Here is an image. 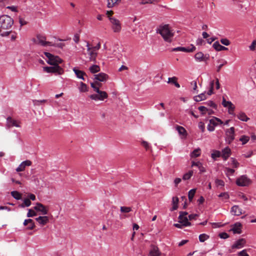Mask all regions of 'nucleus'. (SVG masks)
Masks as SVG:
<instances>
[{
    "instance_id": "c85d7f7f",
    "label": "nucleus",
    "mask_w": 256,
    "mask_h": 256,
    "mask_svg": "<svg viewBox=\"0 0 256 256\" xmlns=\"http://www.w3.org/2000/svg\"><path fill=\"white\" fill-rule=\"evenodd\" d=\"M237 117L238 119L244 122H247L250 119L244 112H240L238 114Z\"/></svg>"
},
{
    "instance_id": "4be33fe9",
    "label": "nucleus",
    "mask_w": 256,
    "mask_h": 256,
    "mask_svg": "<svg viewBox=\"0 0 256 256\" xmlns=\"http://www.w3.org/2000/svg\"><path fill=\"white\" fill-rule=\"evenodd\" d=\"M73 71L75 73L77 78L84 80V76H86V74L83 71L78 70L76 69V68H73Z\"/></svg>"
},
{
    "instance_id": "09e8293b",
    "label": "nucleus",
    "mask_w": 256,
    "mask_h": 256,
    "mask_svg": "<svg viewBox=\"0 0 256 256\" xmlns=\"http://www.w3.org/2000/svg\"><path fill=\"white\" fill-rule=\"evenodd\" d=\"M214 80H212L210 82V89L208 92L207 94L209 96H210L213 94V89H214Z\"/></svg>"
},
{
    "instance_id": "79ce46f5",
    "label": "nucleus",
    "mask_w": 256,
    "mask_h": 256,
    "mask_svg": "<svg viewBox=\"0 0 256 256\" xmlns=\"http://www.w3.org/2000/svg\"><path fill=\"white\" fill-rule=\"evenodd\" d=\"M210 236L206 234H200L199 236V240L200 242H204L206 240H207L208 238H209Z\"/></svg>"
},
{
    "instance_id": "393cba45",
    "label": "nucleus",
    "mask_w": 256,
    "mask_h": 256,
    "mask_svg": "<svg viewBox=\"0 0 256 256\" xmlns=\"http://www.w3.org/2000/svg\"><path fill=\"white\" fill-rule=\"evenodd\" d=\"M160 252L158 248L156 246H152V249L150 250L148 256H160Z\"/></svg>"
},
{
    "instance_id": "4c0bfd02",
    "label": "nucleus",
    "mask_w": 256,
    "mask_h": 256,
    "mask_svg": "<svg viewBox=\"0 0 256 256\" xmlns=\"http://www.w3.org/2000/svg\"><path fill=\"white\" fill-rule=\"evenodd\" d=\"M141 144L145 148L146 150H150L151 152H152L151 146H150V144L148 142L145 140H142L141 142Z\"/></svg>"
},
{
    "instance_id": "2f4dec72",
    "label": "nucleus",
    "mask_w": 256,
    "mask_h": 256,
    "mask_svg": "<svg viewBox=\"0 0 256 256\" xmlns=\"http://www.w3.org/2000/svg\"><path fill=\"white\" fill-rule=\"evenodd\" d=\"M200 148H198L193 150V152L190 154V156L192 158H196L200 156Z\"/></svg>"
},
{
    "instance_id": "0eeeda50",
    "label": "nucleus",
    "mask_w": 256,
    "mask_h": 256,
    "mask_svg": "<svg viewBox=\"0 0 256 256\" xmlns=\"http://www.w3.org/2000/svg\"><path fill=\"white\" fill-rule=\"evenodd\" d=\"M110 20L112 24V29L114 32H119L122 28L120 22L114 18H110Z\"/></svg>"
},
{
    "instance_id": "680f3d73",
    "label": "nucleus",
    "mask_w": 256,
    "mask_h": 256,
    "mask_svg": "<svg viewBox=\"0 0 256 256\" xmlns=\"http://www.w3.org/2000/svg\"><path fill=\"white\" fill-rule=\"evenodd\" d=\"M90 97L91 99L95 100H100L99 95L98 94H92Z\"/></svg>"
},
{
    "instance_id": "a878e982",
    "label": "nucleus",
    "mask_w": 256,
    "mask_h": 256,
    "mask_svg": "<svg viewBox=\"0 0 256 256\" xmlns=\"http://www.w3.org/2000/svg\"><path fill=\"white\" fill-rule=\"evenodd\" d=\"M28 223H31V224H30L28 226V228H27L28 229V230H33L35 227L34 222L33 221V220L32 219H30V218L24 220V225L25 226H28Z\"/></svg>"
},
{
    "instance_id": "864d4df0",
    "label": "nucleus",
    "mask_w": 256,
    "mask_h": 256,
    "mask_svg": "<svg viewBox=\"0 0 256 256\" xmlns=\"http://www.w3.org/2000/svg\"><path fill=\"white\" fill-rule=\"evenodd\" d=\"M205 104L208 106L212 107V108H216V105L213 101L209 100V101L205 102Z\"/></svg>"
},
{
    "instance_id": "bb28decb",
    "label": "nucleus",
    "mask_w": 256,
    "mask_h": 256,
    "mask_svg": "<svg viewBox=\"0 0 256 256\" xmlns=\"http://www.w3.org/2000/svg\"><path fill=\"white\" fill-rule=\"evenodd\" d=\"M107 0V6L108 8H112L116 5L118 4L121 1V0Z\"/></svg>"
},
{
    "instance_id": "49530a36",
    "label": "nucleus",
    "mask_w": 256,
    "mask_h": 256,
    "mask_svg": "<svg viewBox=\"0 0 256 256\" xmlns=\"http://www.w3.org/2000/svg\"><path fill=\"white\" fill-rule=\"evenodd\" d=\"M160 0H142L140 4H154L158 2Z\"/></svg>"
},
{
    "instance_id": "37998d69",
    "label": "nucleus",
    "mask_w": 256,
    "mask_h": 256,
    "mask_svg": "<svg viewBox=\"0 0 256 256\" xmlns=\"http://www.w3.org/2000/svg\"><path fill=\"white\" fill-rule=\"evenodd\" d=\"M79 90L81 92H86L88 90L86 84H84L82 82H80V86L79 87Z\"/></svg>"
},
{
    "instance_id": "9d476101",
    "label": "nucleus",
    "mask_w": 256,
    "mask_h": 256,
    "mask_svg": "<svg viewBox=\"0 0 256 256\" xmlns=\"http://www.w3.org/2000/svg\"><path fill=\"white\" fill-rule=\"evenodd\" d=\"M190 48H184V47H176L173 48L172 50V52H192L196 50V47L192 44H190Z\"/></svg>"
},
{
    "instance_id": "c03bdc74",
    "label": "nucleus",
    "mask_w": 256,
    "mask_h": 256,
    "mask_svg": "<svg viewBox=\"0 0 256 256\" xmlns=\"http://www.w3.org/2000/svg\"><path fill=\"white\" fill-rule=\"evenodd\" d=\"M222 156L221 152L218 150H215L212 154V158L215 160L216 158Z\"/></svg>"
},
{
    "instance_id": "58836bf2",
    "label": "nucleus",
    "mask_w": 256,
    "mask_h": 256,
    "mask_svg": "<svg viewBox=\"0 0 256 256\" xmlns=\"http://www.w3.org/2000/svg\"><path fill=\"white\" fill-rule=\"evenodd\" d=\"M193 173L194 172L192 170H190L188 172L184 174L182 179L185 180H190L192 176Z\"/></svg>"
},
{
    "instance_id": "f8f14e48",
    "label": "nucleus",
    "mask_w": 256,
    "mask_h": 256,
    "mask_svg": "<svg viewBox=\"0 0 256 256\" xmlns=\"http://www.w3.org/2000/svg\"><path fill=\"white\" fill-rule=\"evenodd\" d=\"M32 162L30 160H26L25 161H24L16 168V171L17 172H22L24 170L26 166H30L32 165Z\"/></svg>"
},
{
    "instance_id": "774afa93",
    "label": "nucleus",
    "mask_w": 256,
    "mask_h": 256,
    "mask_svg": "<svg viewBox=\"0 0 256 256\" xmlns=\"http://www.w3.org/2000/svg\"><path fill=\"white\" fill-rule=\"evenodd\" d=\"M256 46V40H254L252 42L251 45L250 46V50H254L255 48V46Z\"/></svg>"
},
{
    "instance_id": "e2e57ef3",
    "label": "nucleus",
    "mask_w": 256,
    "mask_h": 256,
    "mask_svg": "<svg viewBox=\"0 0 256 256\" xmlns=\"http://www.w3.org/2000/svg\"><path fill=\"white\" fill-rule=\"evenodd\" d=\"M219 236L221 238L226 239L229 237L228 234L226 232H222L219 234Z\"/></svg>"
},
{
    "instance_id": "0e129e2a",
    "label": "nucleus",
    "mask_w": 256,
    "mask_h": 256,
    "mask_svg": "<svg viewBox=\"0 0 256 256\" xmlns=\"http://www.w3.org/2000/svg\"><path fill=\"white\" fill-rule=\"evenodd\" d=\"M230 102H232L230 101H226V100L224 98H223L222 104L224 107L228 106V105H229Z\"/></svg>"
},
{
    "instance_id": "5701e85b",
    "label": "nucleus",
    "mask_w": 256,
    "mask_h": 256,
    "mask_svg": "<svg viewBox=\"0 0 256 256\" xmlns=\"http://www.w3.org/2000/svg\"><path fill=\"white\" fill-rule=\"evenodd\" d=\"M242 210L238 206H234L231 208V212L234 216H240L242 214Z\"/></svg>"
},
{
    "instance_id": "6e6552de",
    "label": "nucleus",
    "mask_w": 256,
    "mask_h": 256,
    "mask_svg": "<svg viewBox=\"0 0 256 256\" xmlns=\"http://www.w3.org/2000/svg\"><path fill=\"white\" fill-rule=\"evenodd\" d=\"M226 141L230 144L234 139V128L231 127L226 132Z\"/></svg>"
},
{
    "instance_id": "69168bd1",
    "label": "nucleus",
    "mask_w": 256,
    "mask_h": 256,
    "mask_svg": "<svg viewBox=\"0 0 256 256\" xmlns=\"http://www.w3.org/2000/svg\"><path fill=\"white\" fill-rule=\"evenodd\" d=\"M18 20L21 26H24L27 24V22L22 18L19 17Z\"/></svg>"
},
{
    "instance_id": "7ed1b4c3",
    "label": "nucleus",
    "mask_w": 256,
    "mask_h": 256,
    "mask_svg": "<svg viewBox=\"0 0 256 256\" xmlns=\"http://www.w3.org/2000/svg\"><path fill=\"white\" fill-rule=\"evenodd\" d=\"M32 40L34 44L43 46H54L52 42L46 41V38L45 36L40 34H38L36 38H34Z\"/></svg>"
},
{
    "instance_id": "4468645a",
    "label": "nucleus",
    "mask_w": 256,
    "mask_h": 256,
    "mask_svg": "<svg viewBox=\"0 0 256 256\" xmlns=\"http://www.w3.org/2000/svg\"><path fill=\"white\" fill-rule=\"evenodd\" d=\"M194 58L198 62H203L206 61L208 59L209 56H204L202 52H198L195 54Z\"/></svg>"
},
{
    "instance_id": "cd10ccee",
    "label": "nucleus",
    "mask_w": 256,
    "mask_h": 256,
    "mask_svg": "<svg viewBox=\"0 0 256 256\" xmlns=\"http://www.w3.org/2000/svg\"><path fill=\"white\" fill-rule=\"evenodd\" d=\"M89 70L92 74H94L100 71V68L99 66L96 64H93L90 67Z\"/></svg>"
},
{
    "instance_id": "423d86ee",
    "label": "nucleus",
    "mask_w": 256,
    "mask_h": 256,
    "mask_svg": "<svg viewBox=\"0 0 256 256\" xmlns=\"http://www.w3.org/2000/svg\"><path fill=\"white\" fill-rule=\"evenodd\" d=\"M44 70L48 73H54L62 74L64 72L63 69L59 66H53L44 67Z\"/></svg>"
},
{
    "instance_id": "e433bc0d",
    "label": "nucleus",
    "mask_w": 256,
    "mask_h": 256,
    "mask_svg": "<svg viewBox=\"0 0 256 256\" xmlns=\"http://www.w3.org/2000/svg\"><path fill=\"white\" fill-rule=\"evenodd\" d=\"M196 188H194V189H192V190H190L189 192H188V200L190 202H192V199H193V198L196 194Z\"/></svg>"
},
{
    "instance_id": "72a5a7b5",
    "label": "nucleus",
    "mask_w": 256,
    "mask_h": 256,
    "mask_svg": "<svg viewBox=\"0 0 256 256\" xmlns=\"http://www.w3.org/2000/svg\"><path fill=\"white\" fill-rule=\"evenodd\" d=\"M11 195L15 199L18 200L22 198V194L17 191H12L11 192Z\"/></svg>"
},
{
    "instance_id": "a18cd8bd",
    "label": "nucleus",
    "mask_w": 256,
    "mask_h": 256,
    "mask_svg": "<svg viewBox=\"0 0 256 256\" xmlns=\"http://www.w3.org/2000/svg\"><path fill=\"white\" fill-rule=\"evenodd\" d=\"M120 210L123 213H128L132 211V208L130 207L121 206Z\"/></svg>"
},
{
    "instance_id": "f3484780",
    "label": "nucleus",
    "mask_w": 256,
    "mask_h": 256,
    "mask_svg": "<svg viewBox=\"0 0 256 256\" xmlns=\"http://www.w3.org/2000/svg\"><path fill=\"white\" fill-rule=\"evenodd\" d=\"M94 76L95 80H96L100 82H105L108 80V76L106 74L103 72H100L98 74H95Z\"/></svg>"
},
{
    "instance_id": "5fc2aeb1",
    "label": "nucleus",
    "mask_w": 256,
    "mask_h": 256,
    "mask_svg": "<svg viewBox=\"0 0 256 256\" xmlns=\"http://www.w3.org/2000/svg\"><path fill=\"white\" fill-rule=\"evenodd\" d=\"M46 102V100H33V103L34 104L35 106H39L40 104H42V103H44Z\"/></svg>"
},
{
    "instance_id": "a19ab883",
    "label": "nucleus",
    "mask_w": 256,
    "mask_h": 256,
    "mask_svg": "<svg viewBox=\"0 0 256 256\" xmlns=\"http://www.w3.org/2000/svg\"><path fill=\"white\" fill-rule=\"evenodd\" d=\"M249 140L250 137L245 135L242 136L240 138V141L242 142V144H244L247 143Z\"/></svg>"
},
{
    "instance_id": "8fccbe9b",
    "label": "nucleus",
    "mask_w": 256,
    "mask_h": 256,
    "mask_svg": "<svg viewBox=\"0 0 256 256\" xmlns=\"http://www.w3.org/2000/svg\"><path fill=\"white\" fill-rule=\"evenodd\" d=\"M198 109L201 112L202 114H205L208 110V108L204 106H200L198 108Z\"/></svg>"
},
{
    "instance_id": "b1692460",
    "label": "nucleus",
    "mask_w": 256,
    "mask_h": 256,
    "mask_svg": "<svg viewBox=\"0 0 256 256\" xmlns=\"http://www.w3.org/2000/svg\"><path fill=\"white\" fill-rule=\"evenodd\" d=\"M213 48L217 51L227 50L228 48L220 45L218 42H216L212 45Z\"/></svg>"
},
{
    "instance_id": "ea45409f",
    "label": "nucleus",
    "mask_w": 256,
    "mask_h": 256,
    "mask_svg": "<svg viewBox=\"0 0 256 256\" xmlns=\"http://www.w3.org/2000/svg\"><path fill=\"white\" fill-rule=\"evenodd\" d=\"M31 202L28 198H25L24 200V202L20 204L21 208H24L25 206L28 207L30 206Z\"/></svg>"
},
{
    "instance_id": "338daca9",
    "label": "nucleus",
    "mask_w": 256,
    "mask_h": 256,
    "mask_svg": "<svg viewBox=\"0 0 256 256\" xmlns=\"http://www.w3.org/2000/svg\"><path fill=\"white\" fill-rule=\"evenodd\" d=\"M196 44L197 45L202 46L204 44V41L202 38H199L196 40Z\"/></svg>"
},
{
    "instance_id": "dca6fc26",
    "label": "nucleus",
    "mask_w": 256,
    "mask_h": 256,
    "mask_svg": "<svg viewBox=\"0 0 256 256\" xmlns=\"http://www.w3.org/2000/svg\"><path fill=\"white\" fill-rule=\"evenodd\" d=\"M221 154L224 160H226L231 154V150L228 147H226L222 150Z\"/></svg>"
},
{
    "instance_id": "13d9d810",
    "label": "nucleus",
    "mask_w": 256,
    "mask_h": 256,
    "mask_svg": "<svg viewBox=\"0 0 256 256\" xmlns=\"http://www.w3.org/2000/svg\"><path fill=\"white\" fill-rule=\"evenodd\" d=\"M220 42L222 44L225 46H228L230 44V42L227 38H222L220 40Z\"/></svg>"
},
{
    "instance_id": "473e14b6",
    "label": "nucleus",
    "mask_w": 256,
    "mask_h": 256,
    "mask_svg": "<svg viewBox=\"0 0 256 256\" xmlns=\"http://www.w3.org/2000/svg\"><path fill=\"white\" fill-rule=\"evenodd\" d=\"M176 80H177V78L175 76H174L172 78H169L168 79V82H172V83L174 84L176 88H180V85L176 82Z\"/></svg>"
},
{
    "instance_id": "1a4fd4ad",
    "label": "nucleus",
    "mask_w": 256,
    "mask_h": 256,
    "mask_svg": "<svg viewBox=\"0 0 256 256\" xmlns=\"http://www.w3.org/2000/svg\"><path fill=\"white\" fill-rule=\"evenodd\" d=\"M87 50L88 52V54L89 56L90 61L96 62V58L97 56V52L90 47L88 43L86 44Z\"/></svg>"
},
{
    "instance_id": "20e7f679",
    "label": "nucleus",
    "mask_w": 256,
    "mask_h": 256,
    "mask_svg": "<svg viewBox=\"0 0 256 256\" xmlns=\"http://www.w3.org/2000/svg\"><path fill=\"white\" fill-rule=\"evenodd\" d=\"M44 54L48 58V63L50 65L58 66V64L62 62V60L58 56H55L48 52H45Z\"/></svg>"
},
{
    "instance_id": "de8ad7c7",
    "label": "nucleus",
    "mask_w": 256,
    "mask_h": 256,
    "mask_svg": "<svg viewBox=\"0 0 256 256\" xmlns=\"http://www.w3.org/2000/svg\"><path fill=\"white\" fill-rule=\"evenodd\" d=\"M232 162V165L234 168H237L238 167L240 164L238 161L234 158H230Z\"/></svg>"
},
{
    "instance_id": "6ab92c4d",
    "label": "nucleus",
    "mask_w": 256,
    "mask_h": 256,
    "mask_svg": "<svg viewBox=\"0 0 256 256\" xmlns=\"http://www.w3.org/2000/svg\"><path fill=\"white\" fill-rule=\"evenodd\" d=\"M36 220L42 226L46 224L49 222V218L47 216H40L36 218Z\"/></svg>"
},
{
    "instance_id": "39448f33",
    "label": "nucleus",
    "mask_w": 256,
    "mask_h": 256,
    "mask_svg": "<svg viewBox=\"0 0 256 256\" xmlns=\"http://www.w3.org/2000/svg\"><path fill=\"white\" fill-rule=\"evenodd\" d=\"M236 184L240 186H248L252 183V180L246 175H242L237 178Z\"/></svg>"
},
{
    "instance_id": "4d7b16f0",
    "label": "nucleus",
    "mask_w": 256,
    "mask_h": 256,
    "mask_svg": "<svg viewBox=\"0 0 256 256\" xmlns=\"http://www.w3.org/2000/svg\"><path fill=\"white\" fill-rule=\"evenodd\" d=\"M218 197L227 200L229 198V195L227 192H222L218 195Z\"/></svg>"
},
{
    "instance_id": "7c9ffc66",
    "label": "nucleus",
    "mask_w": 256,
    "mask_h": 256,
    "mask_svg": "<svg viewBox=\"0 0 256 256\" xmlns=\"http://www.w3.org/2000/svg\"><path fill=\"white\" fill-rule=\"evenodd\" d=\"M218 122H220V124H222V122L220 119L215 117H214L212 118L210 120V123L211 124L214 126L218 125Z\"/></svg>"
},
{
    "instance_id": "052dcab7",
    "label": "nucleus",
    "mask_w": 256,
    "mask_h": 256,
    "mask_svg": "<svg viewBox=\"0 0 256 256\" xmlns=\"http://www.w3.org/2000/svg\"><path fill=\"white\" fill-rule=\"evenodd\" d=\"M246 250H244L240 252L238 254V256H250L246 252Z\"/></svg>"
},
{
    "instance_id": "f704fd0d",
    "label": "nucleus",
    "mask_w": 256,
    "mask_h": 256,
    "mask_svg": "<svg viewBox=\"0 0 256 256\" xmlns=\"http://www.w3.org/2000/svg\"><path fill=\"white\" fill-rule=\"evenodd\" d=\"M98 94L99 95L100 100H103L104 99L108 98V94L104 91L100 90Z\"/></svg>"
},
{
    "instance_id": "bf43d9fd",
    "label": "nucleus",
    "mask_w": 256,
    "mask_h": 256,
    "mask_svg": "<svg viewBox=\"0 0 256 256\" xmlns=\"http://www.w3.org/2000/svg\"><path fill=\"white\" fill-rule=\"evenodd\" d=\"M226 174L232 175L234 174V173L235 172L234 170L232 168H226Z\"/></svg>"
},
{
    "instance_id": "9b49d317",
    "label": "nucleus",
    "mask_w": 256,
    "mask_h": 256,
    "mask_svg": "<svg viewBox=\"0 0 256 256\" xmlns=\"http://www.w3.org/2000/svg\"><path fill=\"white\" fill-rule=\"evenodd\" d=\"M34 208L36 211L40 212L41 214L42 215L47 214H48V210L41 203L37 202Z\"/></svg>"
},
{
    "instance_id": "c756f323",
    "label": "nucleus",
    "mask_w": 256,
    "mask_h": 256,
    "mask_svg": "<svg viewBox=\"0 0 256 256\" xmlns=\"http://www.w3.org/2000/svg\"><path fill=\"white\" fill-rule=\"evenodd\" d=\"M206 98V96L205 93L200 94L199 95L195 96L194 97V100L196 102H200V101L204 100Z\"/></svg>"
},
{
    "instance_id": "f257e3e1",
    "label": "nucleus",
    "mask_w": 256,
    "mask_h": 256,
    "mask_svg": "<svg viewBox=\"0 0 256 256\" xmlns=\"http://www.w3.org/2000/svg\"><path fill=\"white\" fill-rule=\"evenodd\" d=\"M158 31L166 42H172L174 33L170 30L168 24L160 26L157 32Z\"/></svg>"
},
{
    "instance_id": "ddd939ff",
    "label": "nucleus",
    "mask_w": 256,
    "mask_h": 256,
    "mask_svg": "<svg viewBox=\"0 0 256 256\" xmlns=\"http://www.w3.org/2000/svg\"><path fill=\"white\" fill-rule=\"evenodd\" d=\"M6 126L9 128L12 126L19 128L20 127V126L18 124V123L16 120L12 119L10 116H8L6 118Z\"/></svg>"
},
{
    "instance_id": "2eb2a0df",
    "label": "nucleus",
    "mask_w": 256,
    "mask_h": 256,
    "mask_svg": "<svg viewBox=\"0 0 256 256\" xmlns=\"http://www.w3.org/2000/svg\"><path fill=\"white\" fill-rule=\"evenodd\" d=\"M246 242L245 239L240 238L232 246V248H240L244 246Z\"/></svg>"
},
{
    "instance_id": "603ef678",
    "label": "nucleus",
    "mask_w": 256,
    "mask_h": 256,
    "mask_svg": "<svg viewBox=\"0 0 256 256\" xmlns=\"http://www.w3.org/2000/svg\"><path fill=\"white\" fill-rule=\"evenodd\" d=\"M36 215H37V214H36V212L34 210H32V209H29L28 210V212L27 214V216L28 217H29V218L30 217H33V216H36Z\"/></svg>"
},
{
    "instance_id": "3c124183",
    "label": "nucleus",
    "mask_w": 256,
    "mask_h": 256,
    "mask_svg": "<svg viewBox=\"0 0 256 256\" xmlns=\"http://www.w3.org/2000/svg\"><path fill=\"white\" fill-rule=\"evenodd\" d=\"M227 108L228 109V113L230 114H232L234 110L235 106H234L232 104V102H230L229 105H228V106Z\"/></svg>"
},
{
    "instance_id": "aec40b11",
    "label": "nucleus",
    "mask_w": 256,
    "mask_h": 256,
    "mask_svg": "<svg viewBox=\"0 0 256 256\" xmlns=\"http://www.w3.org/2000/svg\"><path fill=\"white\" fill-rule=\"evenodd\" d=\"M241 227V224L240 222H236L234 225L233 228H232V230L234 234H240L242 232Z\"/></svg>"
},
{
    "instance_id": "6e6d98bb",
    "label": "nucleus",
    "mask_w": 256,
    "mask_h": 256,
    "mask_svg": "<svg viewBox=\"0 0 256 256\" xmlns=\"http://www.w3.org/2000/svg\"><path fill=\"white\" fill-rule=\"evenodd\" d=\"M216 184L217 186H224V182L222 180L216 179L215 181Z\"/></svg>"
},
{
    "instance_id": "f03ea898",
    "label": "nucleus",
    "mask_w": 256,
    "mask_h": 256,
    "mask_svg": "<svg viewBox=\"0 0 256 256\" xmlns=\"http://www.w3.org/2000/svg\"><path fill=\"white\" fill-rule=\"evenodd\" d=\"M14 24L13 19L8 15L0 16V32L2 30H10Z\"/></svg>"
},
{
    "instance_id": "412c9836",
    "label": "nucleus",
    "mask_w": 256,
    "mask_h": 256,
    "mask_svg": "<svg viewBox=\"0 0 256 256\" xmlns=\"http://www.w3.org/2000/svg\"><path fill=\"white\" fill-rule=\"evenodd\" d=\"M176 129L180 135L182 136L184 138L186 137L188 134L186 130L184 127L177 125L176 126Z\"/></svg>"
},
{
    "instance_id": "c9c22d12",
    "label": "nucleus",
    "mask_w": 256,
    "mask_h": 256,
    "mask_svg": "<svg viewBox=\"0 0 256 256\" xmlns=\"http://www.w3.org/2000/svg\"><path fill=\"white\" fill-rule=\"evenodd\" d=\"M178 198L177 197H174L172 198V210H176L178 208Z\"/></svg>"
},
{
    "instance_id": "a211bd4d",
    "label": "nucleus",
    "mask_w": 256,
    "mask_h": 256,
    "mask_svg": "<svg viewBox=\"0 0 256 256\" xmlns=\"http://www.w3.org/2000/svg\"><path fill=\"white\" fill-rule=\"evenodd\" d=\"M178 222L180 224H182L184 226H188L191 225V223L188 222V220L187 216H182V215H180L178 216Z\"/></svg>"
}]
</instances>
